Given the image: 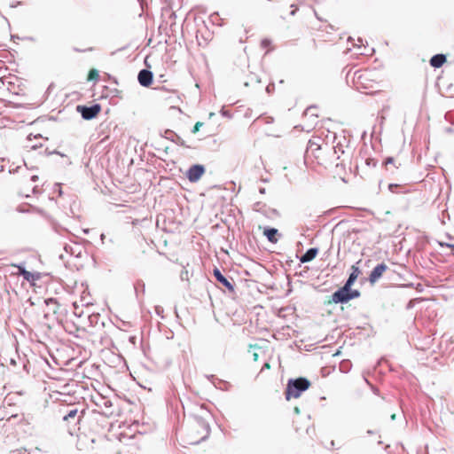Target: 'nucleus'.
I'll use <instances>...</instances> for the list:
<instances>
[{"label": "nucleus", "mask_w": 454, "mask_h": 454, "mask_svg": "<svg viewBox=\"0 0 454 454\" xmlns=\"http://www.w3.org/2000/svg\"><path fill=\"white\" fill-rule=\"evenodd\" d=\"M352 82L357 90H367L366 93H372L378 90L382 79L377 71L364 69L354 73Z\"/></svg>", "instance_id": "nucleus-1"}, {"label": "nucleus", "mask_w": 454, "mask_h": 454, "mask_svg": "<svg viewBox=\"0 0 454 454\" xmlns=\"http://www.w3.org/2000/svg\"><path fill=\"white\" fill-rule=\"evenodd\" d=\"M59 412L62 415L64 427L67 428L70 434H73L76 428L79 429L78 425L83 419L85 411H79L76 407L70 406L60 410Z\"/></svg>", "instance_id": "nucleus-2"}, {"label": "nucleus", "mask_w": 454, "mask_h": 454, "mask_svg": "<svg viewBox=\"0 0 454 454\" xmlns=\"http://www.w3.org/2000/svg\"><path fill=\"white\" fill-rule=\"evenodd\" d=\"M310 387V382L305 378H298L296 380H290L287 383L285 392L286 399L287 401L292 398L300 397L301 394Z\"/></svg>", "instance_id": "nucleus-3"}, {"label": "nucleus", "mask_w": 454, "mask_h": 454, "mask_svg": "<svg viewBox=\"0 0 454 454\" xmlns=\"http://www.w3.org/2000/svg\"><path fill=\"white\" fill-rule=\"evenodd\" d=\"M0 82L3 85V89L6 90L9 94L19 96L25 93V87L22 82L14 74L2 77Z\"/></svg>", "instance_id": "nucleus-4"}, {"label": "nucleus", "mask_w": 454, "mask_h": 454, "mask_svg": "<svg viewBox=\"0 0 454 454\" xmlns=\"http://www.w3.org/2000/svg\"><path fill=\"white\" fill-rule=\"evenodd\" d=\"M359 295L360 293L357 290H351V288L344 285L341 288L329 296L326 304L348 302L354 298H357Z\"/></svg>", "instance_id": "nucleus-5"}, {"label": "nucleus", "mask_w": 454, "mask_h": 454, "mask_svg": "<svg viewBox=\"0 0 454 454\" xmlns=\"http://www.w3.org/2000/svg\"><path fill=\"white\" fill-rule=\"evenodd\" d=\"M322 143L323 139L319 137H313L309 140L307 146V156H313L318 163H320V160L322 159Z\"/></svg>", "instance_id": "nucleus-6"}, {"label": "nucleus", "mask_w": 454, "mask_h": 454, "mask_svg": "<svg viewBox=\"0 0 454 454\" xmlns=\"http://www.w3.org/2000/svg\"><path fill=\"white\" fill-rule=\"evenodd\" d=\"M329 29H333V27L327 23H321L318 27H317V32L313 34V40L315 43L325 41L329 42L332 41L331 35L329 33Z\"/></svg>", "instance_id": "nucleus-7"}, {"label": "nucleus", "mask_w": 454, "mask_h": 454, "mask_svg": "<svg viewBox=\"0 0 454 454\" xmlns=\"http://www.w3.org/2000/svg\"><path fill=\"white\" fill-rule=\"evenodd\" d=\"M77 111L81 113L82 116L85 120H91L100 113L101 106L98 104L93 105L91 106H78Z\"/></svg>", "instance_id": "nucleus-8"}, {"label": "nucleus", "mask_w": 454, "mask_h": 454, "mask_svg": "<svg viewBox=\"0 0 454 454\" xmlns=\"http://www.w3.org/2000/svg\"><path fill=\"white\" fill-rule=\"evenodd\" d=\"M205 173V168L202 165H192L187 171L186 176L192 183H195L200 179Z\"/></svg>", "instance_id": "nucleus-9"}, {"label": "nucleus", "mask_w": 454, "mask_h": 454, "mask_svg": "<svg viewBox=\"0 0 454 454\" xmlns=\"http://www.w3.org/2000/svg\"><path fill=\"white\" fill-rule=\"evenodd\" d=\"M17 268L18 271L16 272L17 275H22L24 279H26L27 282L31 284V286L35 285V281L39 280L41 278V274L39 272H30L28 270H26L23 267L13 265Z\"/></svg>", "instance_id": "nucleus-10"}, {"label": "nucleus", "mask_w": 454, "mask_h": 454, "mask_svg": "<svg viewBox=\"0 0 454 454\" xmlns=\"http://www.w3.org/2000/svg\"><path fill=\"white\" fill-rule=\"evenodd\" d=\"M387 270V266L385 263L378 264L369 275L370 283L374 284L375 282H377L386 272Z\"/></svg>", "instance_id": "nucleus-11"}, {"label": "nucleus", "mask_w": 454, "mask_h": 454, "mask_svg": "<svg viewBox=\"0 0 454 454\" xmlns=\"http://www.w3.org/2000/svg\"><path fill=\"white\" fill-rule=\"evenodd\" d=\"M137 79L142 86L149 87L153 83V73L149 70L143 69L138 73Z\"/></svg>", "instance_id": "nucleus-12"}, {"label": "nucleus", "mask_w": 454, "mask_h": 454, "mask_svg": "<svg viewBox=\"0 0 454 454\" xmlns=\"http://www.w3.org/2000/svg\"><path fill=\"white\" fill-rule=\"evenodd\" d=\"M446 62V56L443 54H436L430 59V65L433 67L439 68Z\"/></svg>", "instance_id": "nucleus-13"}, {"label": "nucleus", "mask_w": 454, "mask_h": 454, "mask_svg": "<svg viewBox=\"0 0 454 454\" xmlns=\"http://www.w3.org/2000/svg\"><path fill=\"white\" fill-rule=\"evenodd\" d=\"M214 276L215 277L217 281L223 284L225 287H227L230 290L233 289V286L231 284V282L221 273V271L218 269L214 270Z\"/></svg>", "instance_id": "nucleus-14"}, {"label": "nucleus", "mask_w": 454, "mask_h": 454, "mask_svg": "<svg viewBox=\"0 0 454 454\" xmlns=\"http://www.w3.org/2000/svg\"><path fill=\"white\" fill-rule=\"evenodd\" d=\"M263 234L267 237L268 240L271 243H277L278 242V231L277 229L274 228H264Z\"/></svg>", "instance_id": "nucleus-15"}, {"label": "nucleus", "mask_w": 454, "mask_h": 454, "mask_svg": "<svg viewBox=\"0 0 454 454\" xmlns=\"http://www.w3.org/2000/svg\"><path fill=\"white\" fill-rule=\"evenodd\" d=\"M351 270L352 272L350 273L348 279L345 283V286H348L349 288H351L352 285L354 284L358 275L360 274V270L357 266L352 265Z\"/></svg>", "instance_id": "nucleus-16"}, {"label": "nucleus", "mask_w": 454, "mask_h": 454, "mask_svg": "<svg viewBox=\"0 0 454 454\" xmlns=\"http://www.w3.org/2000/svg\"><path fill=\"white\" fill-rule=\"evenodd\" d=\"M317 248H309L301 257V262H308L312 261L317 254Z\"/></svg>", "instance_id": "nucleus-17"}, {"label": "nucleus", "mask_w": 454, "mask_h": 454, "mask_svg": "<svg viewBox=\"0 0 454 454\" xmlns=\"http://www.w3.org/2000/svg\"><path fill=\"white\" fill-rule=\"evenodd\" d=\"M99 78L98 71L95 68H92L89 71L87 80L88 81H98Z\"/></svg>", "instance_id": "nucleus-18"}, {"label": "nucleus", "mask_w": 454, "mask_h": 454, "mask_svg": "<svg viewBox=\"0 0 454 454\" xmlns=\"http://www.w3.org/2000/svg\"><path fill=\"white\" fill-rule=\"evenodd\" d=\"M384 165H385V168L387 170L389 169L388 166L389 165H393V167L395 168H397L398 167L395 165V160L393 157H388L386 159L385 162H384Z\"/></svg>", "instance_id": "nucleus-19"}, {"label": "nucleus", "mask_w": 454, "mask_h": 454, "mask_svg": "<svg viewBox=\"0 0 454 454\" xmlns=\"http://www.w3.org/2000/svg\"><path fill=\"white\" fill-rule=\"evenodd\" d=\"M202 126H203V122L197 121L193 127L192 133H197L200 130V127H202Z\"/></svg>", "instance_id": "nucleus-20"}, {"label": "nucleus", "mask_w": 454, "mask_h": 454, "mask_svg": "<svg viewBox=\"0 0 454 454\" xmlns=\"http://www.w3.org/2000/svg\"><path fill=\"white\" fill-rule=\"evenodd\" d=\"M270 359H268L267 362L264 363L263 366L262 367L261 371H260V373H262L264 370H270L271 368L270 366Z\"/></svg>", "instance_id": "nucleus-21"}, {"label": "nucleus", "mask_w": 454, "mask_h": 454, "mask_svg": "<svg viewBox=\"0 0 454 454\" xmlns=\"http://www.w3.org/2000/svg\"><path fill=\"white\" fill-rule=\"evenodd\" d=\"M366 164H367V165H369V166H371V165H372V167H376L377 162H376L373 159H372V158H368V159L366 160Z\"/></svg>", "instance_id": "nucleus-22"}, {"label": "nucleus", "mask_w": 454, "mask_h": 454, "mask_svg": "<svg viewBox=\"0 0 454 454\" xmlns=\"http://www.w3.org/2000/svg\"><path fill=\"white\" fill-rule=\"evenodd\" d=\"M249 348H254V349H260L262 353H264L263 350H262V347H260L259 345L257 344H254V345H249Z\"/></svg>", "instance_id": "nucleus-23"}, {"label": "nucleus", "mask_w": 454, "mask_h": 454, "mask_svg": "<svg viewBox=\"0 0 454 454\" xmlns=\"http://www.w3.org/2000/svg\"><path fill=\"white\" fill-rule=\"evenodd\" d=\"M398 186H399L398 184H389V186H388V189H389V191H391L392 192H395V189L396 187H398Z\"/></svg>", "instance_id": "nucleus-24"}, {"label": "nucleus", "mask_w": 454, "mask_h": 454, "mask_svg": "<svg viewBox=\"0 0 454 454\" xmlns=\"http://www.w3.org/2000/svg\"><path fill=\"white\" fill-rule=\"evenodd\" d=\"M291 8H292L291 15H294V14L297 12L298 7H297V6H295V5H294V4H292V5H291Z\"/></svg>", "instance_id": "nucleus-25"}, {"label": "nucleus", "mask_w": 454, "mask_h": 454, "mask_svg": "<svg viewBox=\"0 0 454 454\" xmlns=\"http://www.w3.org/2000/svg\"><path fill=\"white\" fill-rule=\"evenodd\" d=\"M253 359H254V361H258L259 354L257 352L253 353Z\"/></svg>", "instance_id": "nucleus-26"}, {"label": "nucleus", "mask_w": 454, "mask_h": 454, "mask_svg": "<svg viewBox=\"0 0 454 454\" xmlns=\"http://www.w3.org/2000/svg\"><path fill=\"white\" fill-rule=\"evenodd\" d=\"M447 247L451 249L452 254H454V244H447Z\"/></svg>", "instance_id": "nucleus-27"}, {"label": "nucleus", "mask_w": 454, "mask_h": 454, "mask_svg": "<svg viewBox=\"0 0 454 454\" xmlns=\"http://www.w3.org/2000/svg\"><path fill=\"white\" fill-rule=\"evenodd\" d=\"M50 302L57 303V301L54 299H49L46 301V303L49 304Z\"/></svg>", "instance_id": "nucleus-28"}, {"label": "nucleus", "mask_w": 454, "mask_h": 454, "mask_svg": "<svg viewBox=\"0 0 454 454\" xmlns=\"http://www.w3.org/2000/svg\"><path fill=\"white\" fill-rule=\"evenodd\" d=\"M32 179L35 181V179H37V176H33Z\"/></svg>", "instance_id": "nucleus-29"}, {"label": "nucleus", "mask_w": 454, "mask_h": 454, "mask_svg": "<svg viewBox=\"0 0 454 454\" xmlns=\"http://www.w3.org/2000/svg\"><path fill=\"white\" fill-rule=\"evenodd\" d=\"M391 419H395V414H393V415L391 416Z\"/></svg>", "instance_id": "nucleus-30"}]
</instances>
